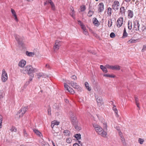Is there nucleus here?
<instances>
[{
    "label": "nucleus",
    "instance_id": "1",
    "mask_svg": "<svg viewBox=\"0 0 146 146\" xmlns=\"http://www.w3.org/2000/svg\"><path fill=\"white\" fill-rule=\"evenodd\" d=\"M37 71V70L36 68H33L32 66L30 65L26 66L22 70L23 73L25 74H27L29 76L31 74Z\"/></svg>",
    "mask_w": 146,
    "mask_h": 146
},
{
    "label": "nucleus",
    "instance_id": "2",
    "mask_svg": "<svg viewBox=\"0 0 146 146\" xmlns=\"http://www.w3.org/2000/svg\"><path fill=\"white\" fill-rule=\"evenodd\" d=\"M61 46V41L58 40H56L53 45V50L54 51L56 52L58 51Z\"/></svg>",
    "mask_w": 146,
    "mask_h": 146
},
{
    "label": "nucleus",
    "instance_id": "3",
    "mask_svg": "<svg viewBox=\"0 0 146 146\" xmlns=\"http://www.w3.org/2000/svg\"><path fill=\"white\" fill-rule=\"evenodd\" d=\"M78 24L81 27L83 30V33L86 35H88V32L86 29V27L83 23L80 20L78 21Z\"/></svg>",
    "mask_w": 146,
    "mask_h": 146
},
{
    "label": "nucleus",
    "instance_id": "4",
    "mask_svg": "<svg viewBox=\"0 0 146 146\" xmlns=\"http://www.w3.org/2000/svg\"><path fill=\"white\" fill-rule=\"evenodd\" d=\"M119 2L117 1H115L112 5V8L115 11L118 10L119 7Z\"/></svg>",
    "mask_w": 146,
    "mask_h": 146
},
{
    "label": "nucleus",
    "instance_id": "5",
    "mask_svg": "<svg viewBox=\"0 0 146 146\" xmlns=\"http://www.w3.org/2000/svg\"><path fill=\"white\" fill-rule=\"evenodd\" d=\"M139 21L135 20L133 21V29L134 30L138 31L139 30Z\"/></svg>",
    "mask_w": 146,
    "mask_h": 146
},
{
    "label": "nucleus",
    "instance_id": "6",
    "mask_svg": "<svg viewBox=\"0 0 146 146\" xmlns=\"http://www.w3.org/2000/svg\"><path fill=\"white\" fill-rule=\"evenodd\" d=\"M1 79L2 81L3 82L6 81L8 79L7 74L4 69L2 70Z\"/></svg>",
    "mask_w": 146,
    "mask_h": 146
},
{
    "label": "nucleus",
    "instance_id": "7",
    "mask_svg": "<svg viewBox=\"0 0 146 146\" xmlns=\"http://www.w3.org/2000/svg\"><path fill=\"white\" fill-rule=\"evenodd\" d=\"M68 84H71V86L74 88L77 89L78 91L81 92L82 91V88L79 86L77 85L76 83H74L71 82V83L68 82Z\"/></svg>",
    "mask_w": 146,
    "mask_h": 146
},
{
    "label": "nucleus",
    "instance_id": "8",
    "mask_svg": "<svg viewBox=\"0 0 146 146\" xmlns=\"http://www.w3.org/2000/svg\"><path fill=\"white\" fill-rule=\"evenodd\" d=\"M93 126L96 131L98 134L102 131L103 129L100 125L96 124H94Z\"/></svg>",
    "mask_w": 146,
    "mask_h": 146
},
{
    "label": "nucleus",
    "instance_id": "9",
    "mask_svg": "<svg viewBox=\"0 0 146 146\" xmlns=\"http://www.w3.org/2000/svg\"><path fill=\"white\" fill-rule=\"evenodd\" d=\"M64 86L65 89L67 91L69 92L70 93L72 94H73L74 93V92L73 89L69 87L68 85L66 83H64Z\"/></svg>",
    "mask_w": 146,
    "mask_h": 146
},
{
    "label": "nucleus",
    "instance_id": "10",
    "mask_svg": "<svg viewBox=\"0 0 146 146\" xmlns=\"http://www.w3.org/2000/svg\"><path fill=\"white\" fill-rule=\"evenodd\" d=\"M123 17L119 18L117 21L116 25L117 27H120L122 25L123 23Z\"/></svg>",
    "mask_w": 146,
    "mask_h": 146
},
{
    "label": "nucleus",
    "instance_id": "11",
    "mask_svg": "<svg viewBox=\"0 0 146 146\" xmlns=\"http://www.w3.org/2000/svg\"><path fill=\"white\" fill-rule=\"evenodd\" d=\"M27 108L26 107H23L19 111L18 113L20 115L19 117H22L23 115L25 113L27 110Z\"/></svg>",
    "mask_w": 146,
    "mask_h": 146
},
{
    "label": "nucleus",
    "instance_id": "12",
    "mask_svg": "<svg viewBox=\"0 0 146 146\" xmlns=\"http://www.w3.org/2000/svg\"><path fill=\"white\" fill-rule=\"evenodd\" d=\"M98 10L99 12H102L104 10V5L103 3L101 2L99 3L98 7Z\"/></svg>",
    "mask_w": 146,
    "mask_h": 146
},
{
    "label": "nucleus",
    "instance_id": "13",
    "mask_svg": "<svg viewBox=\"0 0 146 146\" xmlns=\"http://www.w3.org/2000/svg\"><path fill=\"white\" fill-rule=\"evenodd\" d=\"M71 120L72 123L73 125L78 124V121L76 117L74 116L72 117L71 118Z\"/></svg>",
    "mask_w": 146,
    "mask_h": 146
},
{
    "label": "nucleus",
    "instance_id": "14",
    "mask_svg": "<svg viewBox=\"0 0 146 146\" xmlns=\"http://www.w3.org/2000/svg\"><path fill=\"white\" fill-rule=\"evenodd\" d=\"M34 133L39 137L42 138L43 137L42 135V133L38 130L35 129H33Z\"/></svg>",
    "mask_w": 146,
    "mask_h": 146
},
{
    "label": "nucleus",
    "instance_id": "15",
    "mask_svg": "<svg viewBox=\"0 0 146 146\" xmlns=\"http://www.w3.org/2000/svg\"><path fill=\"white\" fill-rule=\"evenodd\" d=\"M26 64V62L24 60H21L18 64V66L21 67H23Z\"/></svg>",
    "mask_w": 146,
    "mask_h": 146
},
{
    "label": "nucleus",
    "instance_id": "16",
    "mask_svg": "<svg viewBox=\"0 0 146 146\" xmlns=\"http://www.w3.org/2000/svg\"><path fill=\"white\" fill-rule=\"evenodd\" d=\"M128 16L129 19L132 18L133 16V12L130 10H129L127 11Z\"/></svg>",
    "mask_w": 146,
    "mask_h": 146
},
{
    "label": "nucleus",
    "instance_id": "17",
    "mask_svg": "<svg viewBox=\"0 0 146 146\" xmlns=\"http://www.w3.org/2000/svg\"><path fill=\"white\" fill-rule=\"evenodd\" d=\"M11 12L13 15L15 17V19L16 21H18V19L17 18V14L15 11L13 9H11Z\"/></svg>",
    "mask_w": 146,
    "mask_h": 146
},
{
    "label": "nucleus",
    "instance_id": "18",
    "mask_svg": "<svg viewBox=\"0 0 146 146\" xmlns=\"http://www.w3.org/2000/svg\"><path fill=\"white\" fill-rule=\"evenodd\" d=\"M93 23L96 26L98 27L100 25V23L96 18H94L93 19Z\"/></svg>",
    "mask_w": 146,
    "mask_h": 146
},
{
    "label": "nucleus",
    "instance_id": "19",
    "mask_svg": "<svg viewBox=\"0 0 146 146\" xmlns=\"http://www.w3.org/2000/svg\"><path fill=\"white\" fill-rule=\"evenodd\" d=\"M102 123L103 124V127L104 128V129H105L107 130L108 125L106 121H105V120L103 119L102 120Z\"/></svg>",
    "mask_w": 146,
    "mask_h": 146
},
{
    "label": "nucleus",
    "instance_id": "20",
    "mask_svg": "<svg viewBox=\"0 0 146 146\" xmlns=\"http://www.w3.org/2000/svg\"><path fill=\"white\" fill-rule=\"evenodd\" d=\"M125 12V9L123 7H121L120 8L119 14L121 15L124 14Z\"/></svg>",
    "mask_w": 146,
    "mask_h": 146
},
{
    "label": "nucleus",
    "instance_id": "21",
    "mask_svg": "<svg viewBox=\"0 0 146 146\" xmlns=\"http://www.w3.org/2000/svg\"><path fill=\"white\" fill-rule=\"evenodd\" d=\"M59 122H58L56 120L53 121L51 122V126L53 129L55 125H58L59 124Z\"/></svg>",
    "mask_w": 146,
    "mask_h": 146
},
{
    "label": "nucleus",
    "instance_id": "22",
    "mask_svg": "<svg viewBox=\"0 0 146 146\" xmlns=\"http://www.w3.org/2000/svg\"><path fill=\"white\" fill-rule=\"evenodd\" d=\"M70 15L74 19H75V15L74 9L72 8L70 12Z\"/></svg>",
    "mask_w": 146,
    "mask_h": 146
},
{
    "label": "nucleus",
    "instance_id": "23",
    "mask_svg": "<svg viewBox=\"0 0 146 146\" xmlns=\"http://www.w3.org/2000/svg\"><path fill=\"white\" fill-rule=\"evenodd\" d=\"M100 68L103 72L105 73H106L108 72V71L107 69V67L106 66H104L102 65H101L100 66Z\"/></svg>",
    "mask_w": 146,
    "mask_h": 146
},
{
    "label": "nucleus",
    "instance_id": "24",
    "mask_svg": "<svg viewBox=\"0 0 146 146\" xmlns=\"http://www.w3.org/2000/svg\"><path fill=\"white\" fill-rule=\"evenodd\" d=\"M100 133H99V135H101L103 137H106V136L107 135V133L106 131H104L103 129L102 131Z\"/></svg>",
    "mask_w": 146,
    "mask_h": 146
},
{
    "label": "nucleus",
    "instance_id": "25",
    "mask_svg": "<svg viewBox=\"0 0 146 146\" xmlns=\"http://www.w3.org/2000/svg\"><path fill=\"white\" fill-rule=\"evenodd\" d=\"M137 41L138 40L137 39L131 38L127 42L128 44H130L136 43L137 42Z\"/></svg>",
    "mask_w": 146,
    "mask_h": 146
},
{
    "label": "nucleus",
    "instance_id": "26",
    "mask_svg": "<svg viewBox=\"0 0 146 146\" xmlns=\"http://www.w3.org/2000/svg\"><path fill=\"white\" fill-rule=\"evenodd\" d=\"M85 86L87 90L90 91L91 90L90 87H89V84L87 82H85Z\"/></svg>",
    "mask_w": 146,
    "mask_h": 146
},
{
    "label": "nucleus",
    "instance_id": "27",
    "mask_svg": "<svg viewBox=\"0 0 146 146\" xmlns=\"http://www.w3.org/2000/svg\"><path fill=\"white\" fill-rule=\"evenodd\" d=\"M26 54L29 56H33L35 55V53L33 52H29L27 51L26 52Z\"/></svg>",
    "mask_w": 146,
    "mask_h": 146
},
{
    "label": "nucleus",
    "instance_id": "28",
    "mask_svg": "<svg viewBox=\"0 0 146 146\" xmlns=\"http://www.w3.org/2000/svg\"><path fill=\"white\" fill-rule=\"evenodd\" d=\"M63 133L64 135L69 136L70 133V132L68 130H66L63 131Z\"/></svg>",
    "mask_w": 146,
    "mask_h": 146
},
{
    "label": "nucleus",
    "instance_id": "29",
    "mask_svg": "<svg viewBox=\"0 0 146 146\" xmlns=\"http://www.w3.org/2000/svg\"><path fill=\"white\" fill-rule=\"evenodd\" d=\"M113 110L114 111L115 113L116 116L117 117H118L119 115L118 114V111L115 106H113Z\"/></svg>",
    "mask_w": 146,
    "mask_h": 146
},
{
    "label": "nucleus",
    "instance_id": "30",
    "mask_svg": "<svg viewBox=\"0 0 146 146\" xmlns=\"http://www.w3.org/2000/svg\"><path fill=\"white\" fill-rule=\"evenodd\" d=\"M133 25L132 22L131 21H129L128 23V28L129 30H131L133 29V27L131 26V25Z\"/></svg>",
    "mask_w": 146,
    "mask_h": 146
},
{
    "label": "nucleus",
    "instance_id": "31",
    "mask_svg": "<svg viewBox=\"0 0 146 146\" xmlns=\"http://www.w3.org/2000/svg\"><path fill=\"white\" fill-rule=\"evenodd\" d=\"M112 9L110 7H109L108 8L107 13L108 15L109 16H111V15Z\"/></svg>",
    "mask_w": 146,
    "mask_h": 146
},
{
    "label": "nucleus",
    "instance_id": "32",
    "mask_svg": "<svg viewBox=\"0 0 146 146\" xmlns=\"http://www.w3.org/2000/svg\"><path fill=\"white\" fill-rule=\"evenodd\" d=\"M120 69V66L118 65H115V66H113L112 70H119Z\"/></svg>",
    "mask_w": 146,
    "mask_h": 146
},
{
    "label": "nucleus",
    "instance_id": "33",
    "mask_svg": "<svg viewBox=\"0 0 146 146\" xmlns=\"http://www.w3.org/2000/svg\"><path fill=\"white\" fill-rule=\"evenodd\" d=\"M41 145L42 146H50L49 144L46 142H45L43 139L41 142Z\"/></svg>",
    "mask_w": 146,
    "mask_h": 146
},
{
    "label": "nucleus",
    "instance_id": "34",
    "mask_svg": "<svg viewBox=\"0 0 146 146\" xmlns=\"http://www.w3.org/2000/svg\"><path fill=\"white\" fill-rule=\"evenodd\" d=\"M86 7L85 5H82L80 7V10L81 12H83L86 9Z\"/></svg>",
    "mask_w": 146,
    "mask_h": 146
},
{
    "label": "nucleus",
    "instance_id": "35",
    "mask_svg": "<svg viewBox=\"0 0 146 146\" xmlns=\"http://www.w3.org/2000/svg\"><path fill=\"white\" fill-rule=\"evenodd\" d=\"M15 38L19 43H20V42L21 41V39L20 38L19 36L17 35H15Z\"/></svg>",
    "mask_w": 146,
    "mask_h": 146
},
{
    "label": "nucleus",
    "instance_id": "36",
    "mask_svg": "<svg viewBox=\"0 0 146 146\" xmlns=\"http://www.w3.org/2000/svg\"><path fill=\"white\" fill-rule=\"evenodd\" d=\"M127 33L126 32L125 28H124V30H123V33L122 37L123 38H124L126 37H127Z\"/></svg>",
    "mask_w": 146,
    "mask_h": 146
},
{
    "label": "nucleus",
    "instance_id": "37",
    "mask_svg": "<svg viewBox=\"0 0 146 146\" xmlns=\"http://www.w3.org/2000/svg\"><path fill=\"white\" fill-rule=\"evenodd\" d=\"M94 14V12L93 11L90 10L88 12L87 15L89 17H91Z\"/></svg>",
    "mask_w": 146,
    "mask_h": 146
},
{
    "label": "nucleus",
    "instance_id": "38",
    "mask_svg": "<svg viewBox=\"0 0 146 146\" xmlns=\"http://www.w3.org/2000/svg\"><path fill=\"white\" fill-rule=\"evenodd\" d=\"M141 32L143 34H145L146 33V27L145 26H143L141 29Z\"/></svg>",
    "mask_w": 146,
    "mask_h": 146
},
{
    "label": "nucleus",
    "instance_id": "39",
    "mask_svg": "<svg viewBox=\"0 0 146 146\" xmlns=\"http://www.w3.org/2000/svg\"><path fill=\"white\" fill-rule=\"evenodd\" d=\"M104 77H110V78H115V76L113 75H110L109 74H104Z\"/></svg>",
    "mask_w": 146,
    "mask_h": 146
},
{
    "label": "nucleus",
    "instance_id": "40",
    "mask_svg": "<svg viewBox=\"0 0 146 146\" xmlns=\"http://www.w3.org/2000/svg\"><path fill=\"white\" fill-rule=\"evenodd\" d=\"M10 130L11 131V132H16L17 131V129L15 127L13 126L11 127Z\"/></svg>",
    "mask_w": 146,
    "mask_h": 146
},
{
    "label": "nucleus",
    "instance_id": "41",
    "mask_svg": "<svg viewBox=\"0 0 146 146\" xmlns=\"http://www.w3.org/2000/svg\"><path fill=\"white\" fill-rule=\"evenodd\" d=\"M97 102L98 105H99L100 103H102V98H98L97 99Z\"/></svg>",
    "mask_w": 146,
    "mask_h": 146
},
{
    "label": "nucleus",
    "instance_id": "42",
    "mask_svg": "<svg viewBox=\"0 0 146 146\" xmlns=\"http://www.w3.org/2000/svg\"><path fill=\"white\" fill-rule=\"evenodd\" d=\"M74 126V127L75 128V129L77 130H80L81 129L80 127H79L78 125V124H76V125H73Z\"/></svg>",
    "mask_w": 146,
    "mask_h": 146
},
{
    "label": "nucleus",
    "instance_id": "43",
    "mask_svg": "<svg viewBox=\"0 0 146 146\" xmlns=\"http://www.w3.org/2000/svg\"><path fill=\"white\" fill-rule=\"evenodd\" d=\"M138 141L139 143L141 144H143V142L144 141V140L143 139L139 138L138 139Z\"/></svg>",
    "mask_w": 146,
    "mask_h": 146
},
{
    "label": "nucleus",
    "instance_id": "44",
    "mask_svg": "<svg viewBox=\"0 0 146 146\" xmlns=\"http://www.w3.org/2000/svg\"><path fill=\"white\" fill-rule=\"evenodd\" d=\"M72 141V139L70 138H67L66 139V142L68 143H70Z\"/></svg>",
    "mask_w": 146,
    "mask_h": 146
},
{
    "label": "nucleus",
    "instance_id": "45",
    "mask_svg": "<svg viewBox=\"0 0 146 146\" xmlns=\"http://www.w3.org/2000/svg\"><path fill=\"white\" fill-rule=\"evenodd\" d=\"M38 78L39 79L41 77H42L43 74L42 73H39L37 74Z\"/></svg>",
    "mask_w": 146,
    "mask_h": 146
},
{
    "label": "nucleus",
    "instance_id": "46",
    "mask_svg": "<svg viewBox=\"0 0 146 146\" xmlns=\"http://www.w3.org/2000/svg\"><path fill=\"white\" fill-rule=\"evenodd\" d=\"M112 22L111 20H109L108 21V26L109 27H111L112 25Z\"/></svg>",
    "mask_w": 146,
    "mask_h": 146
},
{
    "label": "nucleus",
    "instance_id": "47",
    "mask_svg": "<svg viewBox=\"0 0 146 146\" xmlns=\"http://www.w3.org/2000/svg\"><path fill=\"white\" fill-rule=\"evenodd\" d=\"M75 137L77 139H79L81 138V135L80 134H76L75 135Z\"/></svg>",
    "mask_w": 146,
    "mask_h": 146
},
{
    "label": "nucleus",
    "instance_id": "48",
    "mask_svg": "<svg viewBox=\"0 0 146 146\" xmlns=\"http://www.w3.org/2000/svg\"><path fill=\"white\" fill-rule=\"evenodd\" d=\"M51 7V8L52 10H55V6L54 5V4L53 3H51V4H50Z\"/></svg>",
    "mask_w": 146,
    "mask_h": 146
},
{
    "label": "nucleus",
    "instance_id": "49",
    "mask_svg": "<svg viewBox=\"0 0 146 146\" xmlns=\"http://www.w3.org/2000/svg\"><path fill=\"white\" fill-rule=\"evenodd\" d=\"M106 67H107V68L112 70L113 66L110 65L109 64H107L106 65Z\"/></svg>",
    "mask_w": 146,
    "mask_h": 146
},
{
    "label": "nucleus",
    "instance_id": "50",
    "mask_svg": "<svg viewBox=\"0 0 146 146\" xmlns=\"http://www.w3.org/2000/svg\"><path fill=\"white\" fill-rule=\"evenodd\" d=\"M134 98L135 104L139 103V99L137 97L135 96Z\"/></svg>",
    "mask_w": 146,
    "mask_h": 146
},
{
    "label": "nucleus",
    "instance_id": "51",
    "mask_svg": "<svg viewBox=\"0 0 146 146\" xmlns=\"http://www.w3.org/2000/svg\"><path fill=\"white\" fill-rule=\"evenodd\" d=\"M110 36L111 38H113L115 37V34L113 33H111L110 35Z\"/></svg>",
    "mask_w": 146,
    "mask_h": 146
},
{
    "label": "nucleus",
    "instance_id": "52",
    "mask_svg": "<svg viewBox=\"0 0 146 146\" xmlns=\"http://www.w3.org/2000/svg\"><path fill=\"white\" fill-rule=\"evenodd\" d=\"M121 139L123 143H124L125 142L124 138L122 136H121Z\"/></svg>",
    "mask_w": 146,
    "mask_h": 146
},
{
    "label": "nucleus",
    "instance_id": "53",
    "mask_svg": "<svg viewBox=\"0 0 146 146\" xmlns=\"http://www.w3.org/2000/svg\"><path fill=\"white\" fill-rule=\"evenodd\" d=\"M48 114L49 115H51V110L50 109H48Z\"/></svg>",
    "mask_w": 146,
    "mask_h": 146
},
{
    "label": "nucleus",
    "instance_id": "54",
    "mask_svg": "<svg viewBox=\"0 0 146 146\" xmlns=\"http://www.w3.org/2000/svg\"><path fill=\"white\" fill-rule=\"evenodd\" d=\"M45 67L47 68H48L49 69H51V68L49 65L48 64H46L45 66Z\"/></svg>",
    "mask_w": 146,
    "mask_h": 146
},
{
    "label": "nucleus",
    "instance_id": "55",
    "mask_svg": "<svg viewBox=\"0 0 146 146\" xmlns=\"http://www.w3.org/2000/svg\"><path fill=\"white\" fill-rule=\"evenodd\" d=\"M71 78H72V79L74 80H76L77 79L76 76L75 75H74L72 76Z\"/></svg>",
    "mask_w": 146,
    "mask_h": 146
},
{
    "label": "nucleus",
    "instance_id": "56",
    "mask_svg": "<svg viewBox=\"0 0 146 146\" xmlns=\"http://www.w3.org/2000/svg\"><path fill=\"white\" fill-rule=\"evenodd\" d=\"M146 49V45H144L143 46V48L142 49L141 51L142 52H143L144 51V50Z\"/></svg>",
    "mask_w": 146,
    "mask_h": 146
},
{
    "label": "nucleus",
    "instance_id": "57",
    "mask_svg": "<svg viewBox=\"0 0 146 146\" xmlns=\"http://www.w3.org/2000/svg\"><path fill=\"white\" fill-rule=\"evenodd\" d=\"M31 76V77L29 78V80L31 81L33 80V78L34 77V74H32Z\"/></svg>",
    "mask_w": 146,
    "mask_h": 146
},
{
    "label": "nucleus",
    "instance_id": "58",
    "mask_svg": "<svg viewBox=\"0 0 146 146\" xmlns=\"http://www.w3.org/2000/svg\"><path fill=\"white\" fill-rule=\"evenodd\" d=\"M136 105L137 107L139 108V110L140 109V107L139 106V103H137L136 104Z\"/></svg>",
    "mask_w": 146,
    "mask_h": 146
},
{
    "label": "nucleus",
    "instance_id": "59",
    "mask_svg": "<svg viewBox=\"0 0 146 146\" xmlns=\"http://www.w3.org/2000/svg\"><path fill=\"white\" fill-rule=\"evenodd\" d=\"M23 133L25 136H27V133H26V131H25V129L23 130Z\"/></svg>",
    "mask_w": 146,
    "mask_h": 146
},
{
    "label": "nucleus",
    "instance_id": "60",
    "mask_svg": "<svg viewBox=\"0 0 146 146\" xmlns=\"http://www.w3.org/2000/svg\"><path fill=\"white\" fill-rule=\"evenodd\" d=\"M73 146H80L77 143L74 144Z\"/></svg>",
    "mask_w": 146,
    "mask_h": 146
},
{
    "label": "nucleus",
    "instance_id": "61",
    "mask_svg": "<svg viewBox=\"0 0 146 146\" xmlns=\"http://www.w3.org/2000/svg\"><path fill=\"white\" fill-rule=\"evenodd\" d=\"M3 121H0V129L2 127Z\"/></svg>",
    "mask_w": 146,
    "mask_h": 146
},
{
    "label": "nucleus",
    "instance_id": "62",
    "mask_svg": "<svg viewBox=\"0 0 146 146\" xmlns=\"http://www.w3.org/2000/svg\"><path fill=\"white\" fill-rule=\"evenodd\" d=\"M3 117L2 116L0 115V121H3Z\"/></svg>",
    "mask_w": 146,
    "mask_h": 146
},
{
    "label": "nucleus",
    "instance_id": "63",
    "mask_svg": "<svg viewBox=\"0 0 146 146\" xmlns=\"http://www.w3.org/2000/svg\"><path fill=\"white\" fill-rule=\"evenodd\" d=\"M48 2L50 4H51V3H53L52 0H48Z\"/></svg>",
    "mask_w": 146,
    "mask_h": 146
},
{
    "label": "nucleus",
    "instance_id": "64",
    "mask_svg": "<svg viewBox=\"0 0 146 146\" xmlns=\"http://www.w3.org/2000/svg\"><path fill=\"white\" fill-rule=\"evenodd\" d=\"M119 135L120 136V137H121V136H122V133L121 131H119Z\"/></svg>",
    "mask_w": 146,
    "mask_h": 146
}]
</instances>
